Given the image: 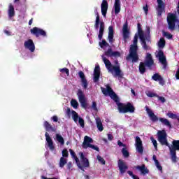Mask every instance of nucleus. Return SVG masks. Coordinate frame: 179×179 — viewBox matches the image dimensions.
I'll return each instance as SVG.
<instances>
[{
    "mask_svg": "<svg viewBox=\"0 0 179 179\" xmlns=\"http://www.w3.org/2000/svg\"><path fill=\"white\" fill-rule=\"evenodd\" d=\"M135 142H136L135 146H136V152H138V153H140V155H143V144L142 143V140L141 139V137L136 136Z\"/></svg>",
    "mask_w": 179,
    "mask_h": 179,
    "instance_id": "13",
    "label": "nucleus"
},
{
    "mask_svg": "<svg viewBox=\"0 0 179 179\" xmlns=\"http://www.w3.org/2000/svg\"><path fill=\"white\" fill-rule=\"evenodd\" d=\"M167 115L169 118H172V120H177L179 122V116L177 115L176 114L169 112L167 113Z\"/></svg>",
    "mask_w": 179,
    "mask_h": 179,
    "instance_id": "36",
    "label": "nucleus"
},
{
    "mask_svg": "<svg viewBox=\"0 0 179 179\" xmlns=\"http://www.w3.org/2000/svg\"><path fill=\"white\" fill-rule=\"evenodd\" d=\"M176 78L179 80V68L178 69V71H176Z\"/></svg>",
    "mask_w": 179,
    "mask_h": 179,
    "instance_id": "63",
    "label": "nucleus"
},
{
    "mask_svg": "<svg viewBox=\"0 0 179 179\" xmlns=\"http://www.w3.org/2000/svg\"><path fill=\"white\" fill-rule=\"evenodd\" d=\"M152 159L154 160V162L155 163V166H156L157 169H158V170L159 171H163V167L162 166V165H160V162H159V160H157L156 155L152 156Z\"/></svg>",
    "mask_w": 179,
    "mask_h": 179,
    "instance_id": "30",
    "label": "nucleus"
},
{
    "mask_svg": "<svg viewBox=\"0 0 179 179\" xmlns=\"http://www.w3.org/2000/svg\"><path fill=\"white\" fill-rule=\"evenodd\" d=\"M140 40L141 41V45L143 50H145V51H148V50H150V46L148 45V44L146 43V36H143L140 38Z\"/></svg>",
    "mask_w": 179,
    "mask_h": 179,
    "instance_id": "28",
    "label": "nucleus"
},
{
    "mask_svg": "<svg viewBox=\"0 0 179 179\" xmlns=\"http://www.w3.org/2000/svg\"><path fill=\"white\" fill-rule=\"evenodd\" d=\"M108 141H113V139H114V137L113 136L112 134H108Z\"/></svg>",
    "mask_w": 179,
    "mask_h": 179,
    "instance_id": "60",
    "label": "nucleus"
},
{
    "mask_svg": "<svg viewBox=\"0 0 179 179\" xmlns=\"http://www.w3.org/2000/svg\"><path fill=\"white\" fill-rule=\"evenodd\" d=\"M117 145H118V146H120V148H121V147L126 148L127 147V145L124 144L120 140L117 141Z\"/></svg>",
    "mask_w": 179,
    "mask_h": 179,
    "instance_id": "56",
    "label": "nucleus"
},
{
    "mask_svg": "<svg viewBox=\"0 0 179 179\" xmlns=\"http://www.w3.org/2000/svg\"><path fill=\"white\" fill-rule=\"evenodd\" d=\"M78 123L82 128H85V120L82 117L78 118Z\"/></svg>",
    "mask_w": 179,
    "mask_h": 179,
    "instance_id": "47",
    "label": "nucleus"
},
{
    "mask_svg": "<svg viewBox=\"0 0 179 179\" xmlns=\"http://www.w3.org/2000/svg\"><path fill=\"white\" fill-rule=\"evenodd\" d=\"M96 128H98L100 132H102V131H104L103 123L101 122V120L99 117L96 119Z\"/></svg>",
    "mask_w": 179,
    "mask_h": 179,
    "instance_id": "29",
    "label": "nucleus"
},
{
    "mask_svg": "<svg viewBox=\"0 0 179 179\" xmlns=\"http://www.w3.org/2000/svg\"><path fill=\"white\" fill-rule=\"evenodd\" d=\"M99 26L100 27H99L98 38L99 40H101V38H103V35L104 34L105 24H104V22L103 21L100 22V16H96L95 24H94V28L96 29V30H99Z\"/></svg>",
    "mask_w": 179,
    "mask_h": 179,
    "instance_id": "8",
    "label": "nucleus"
},
{
    "mask_svg": "<svg viewBox=\"0 0 179 179\" xmlns=\"http://www.w3.org/2000/svg\"><path fill=\"white\" fill-rule=\"evenodd\" d=\"M78 76L81 79V82L83 83V87L84 89H87V80H86V77L85 76V73L80 71L78 72Z\"/></svg>",
    "mask_w": 179,
    "mask_h": 179,
    "instance_id": "24",
    "label": "nucleus"
},
{
    "mask_svg": "<svg viewBox=\"0 0 179 179\" xmlns=\"http://www.w3.org/2000/svg\"><path fill=\"white\" fill-rule=\"evenodd\" d=\"M71 105L76 109L79 107V103H78V101L75 99L71 100Z\"/></svg>",
    "mask_w": 179,
    "mask_h": 179,
    "instance_id": "42",
    "label": "nucleus"
},
{
    "mask_svg": "<svg viewBox=\"0 0 179 179\" xmlns=\"http://www.w3.org/2000/svg\"><path fill=\"white\" fill-rule=\"evenodd\" d=\"M137 27H138V33L139 38L142 37H145V34H143V31L142 30V27L141 26V23L137 24Z\"/></svg>",
    "mask_w": 179,
    "mask_h": 179,
    "instance_id": "33",
    "label": "nucleus"
},
{
    "mask_svg": "<svg viewBox=\"0 0 179 179\" xmlns=\"http://www.w3.org/2000/svg\"><path fill=\"white\" fill-rule=\"evenodd\" d=\"M70 155L72 156V157H76V153H75V151L72 150V149L69 150Z\"/></svg>",
    "mask_w": 179,
    "mask_h": 179,
    "instance_id": "58",
    "label": "nucleus"
},
{
    "mask_svg": "<svg viewBox=\"0 0 179 179\" xmlns=\"http://www.w3.org/2000/svg\"><path fill=\"white\" fill-rule=\"evenodd\" d=\"M114 9L115 15H118L121 12V1L120 0H115Z\"/></svg>",
    "mask_w": 179,
    "mask_h": 179,
    "instance_id": "26",
    "label": "nucleus"
},
{
    "mask_svg": "<svg viewBox=\"0 0 179 179\" xmlns=\"http://www.w3.org/2000/svg\"><path fill=\"white\" fill-rule=\"evenodd\" d=\"M112 57H121V53L118 51L113 52Z\"/></svg>",
    "mask_w": 179,
    "mask_h": 179,
    "instance_id": "52",
    "label": "nucleus"
},
{
    "mask_svg": "<svg viewBox=\"0 0 179 179\" xmlns=\"http://www.w3.org/2000/svg\"><path fill=\"white\" fill-rule=\"evenodd\" d=\"M45 136L46 138V142L48 143V146L50 150H55V146H54V142L52 141V138L50 136L48 133L45 134Z\"/></svg>",
    "mask_w": 179,
    "mask_h": 179,
    "instance_id": "19",
    "label": "nucleus"
},
{
    "mask_svg": "<svg viewBox=\"0 0 179 179\" xmlns=\"http://www.w3.org/2000/svg\"><path fill=\"white\" fill-rule=\"evenodd\" d=\"M127 61H131L135 64L139 61V55H138V35L134 36L133 44L130 45L129 55L126 57Z\"/></svg>",
    "mask_w": 179,
    "mask_h": 179,
    "instance_id": "3",
    "label": "nucleus"
},
{
    "mask_svg": "<svg viewBox=\"0 0 179 179\" xmlns=\"http://www.w3.org/2000/svg\"><path fill=\"white\" fill-rule=\"evenodd\" d=\"M155 64V61L153 60V57H152V54L147 53L144 62H140L138 71L141 75H143L145 72H146V66L149 69H152V66H153Z\"/></svg>",
    "mask_w": 179,
    "mask_h": 179,
    "instance_id": "4",
    "label": "nucleus"
},
{
    "mask_svg": "<svg viewBox=\"0 0 179 179\" xmlns=\"http://www.w3.org/2000/svg\"><path fill=\"white\" fill-rule=\"evenodd\" d=\"M152 79L155 82H159V84L161 85V86H164V85H166V81H164V79L160 76V74H159V73H155L152 76Z\"/></svg>",
    "mask_w": 179,
    "mask_h": 179,
    "instance_id": "16",
    "label": "nucleus"
},
{
    "mask_svg": "<svg viewBox=\"0 0 179 179\" xmlns=\"http://www.w3.org/2000/svg\"><path fill=\"white\" fill-rule=\"evenodd\" d=\"M163 34L164 37H166L169 40H171V38H173L172 34L169 32L163 31Z\"/></svg>",
    "mask_w": 179,
    "mask_h": 179,
    "instance_id": "45",
    "label": "nucleus"
},
{
    "mask_svg": "<svg viewBox=\"0 0 179 179\" xmlns=\"http://www.w3.org/2000/svg\"><path fill=\"white\" fill-rule=\"evenodd\" d=\"M8 16L9 17H13L15 16V7L12 4L9 6Z\"/></svg>",
    "mask_w": 179,
    "mask_h": 179,
    "instance_id": "32",
    "label": "nucleus"
},
{
    "mask_svg": "<svg viewBox=\"0 0 179 179\" xmlns=\"http://www.w3.org/2000/svg\"><path fill=\"white\" fill-rule=\"evenodd\" d=\"M148 97H159V95L157 94L153 93L152 92H148L147 93Z\"/></svg>",
    "mask_w": 179,
    "mask_h": 179,
    "instance_id": "48",
    "label": "nucleus"
},
{
    "mask_svg": "<svg viewBox=\"0 0 179 179\" xmlns=\"http://www.w3.org/2000/svg\"><path fill=\"white\" fill-rule=\"evenodd\" d=\"M101 89L103 94L109 96L115 101L117 106L119 113H122V114H127V113H135V106H134L131 102H127V103L120 102L118 96L114 92V90H113L110 85H106V89L103 87H101Z\"/></svg>",
    "mask_w": 179,
    "mask_h": 179,
    "instance_id": "1",
    "label": "nucleus"
},
{
    "mask_svg": "<svg viewBox=\"0 0 179 179\" xmlns=\"http://www.w3.org/2000/svg\"><path fill=\"white\" fill-rule=\"evenodd\" d=\"M122 31H123V38L124 40V43H127V40L129 38V29H128L127 21H126V22L123 25Z\"/></svg>",
    "mask_w": 179,
    "mask_h": 179,
    "instance_id": "17",
    "label": "nucleus"
},
{
    "mask_svg": "<svg viewBox=\"0 0 179 179\" xmlns=\"http://www.w3.org/2000/svg\"><path fill=\"white\" fill-rule=\"evenodd\" d=\"M51 120H52L53 122H58V116L54 115L51 117Z\"/></svg>",
    "mask_w": 179,
    "mask_h": 179,
    "instance_id": "57",
    "label": "nucleus"
},
{
    "mask_svg": "<svg viewBox=\"0 0 179 179\" xmlns=\"http://www.w3.org/2000/svg\"><path fill=\"white\" fill-rule=\"evenodd\" d=\"M69 156V153H68V150L64 149L62 150V157H68Z\"/></svg>",
    "mask_w": 179,
    "mask_h": 179,
    "instance_id": "50",
    "label": "nucleus"
},
{
    "mask_svg": "<svg viewBox=\"0 0 179 179\" xmlns=\"http://www.w3.org/2000/svg\"><path fill=\"white\" fill-rule=\"evenodd\" d=\"M99 44L101 48H104V47H110V44H108L106 40H102V41L99 42Z\"/></svg>",
    "mask_w": 179,
    "mask_h": 179,
    "instance_id": "40",
    "label": "nucleus"
},
{
    "mask_svg": "<svg viewBox=\"0 0 179 179\" xmlns=\"http://www.w3.org/2000/svg\"><path fill=\"white\" fill-rule=\"evenodd\" d=\"M136 169L137 170H139L141 171V174L143 176H146V174H149V169L146 168V166L145 164H142L141 166L138 165Z\"/></svg>",
    "mask_w": 179,
    "mask_h": 179,
    "instance_id": "25",
    "label": "nucleus"
},
{
    "mask_svg": "<svg viewBox=\"0 0 179 179\" xmlns=\"http://www.w3.org/2000/svg\"><path fill=\"white\" fill-rule=\"evenodd\" d=\"M56 139L59 143H61V145H65V141L64 140V137H62V136L57 134Z\"/></svg>",
    "mask_w": 179,
    "mask_h": 179,
    "instance_id": "35",
    "label": "nucleus"
},
{
    "mask_svg": "<svg viewBox=\"0 0 179 179\" xmlns=\"http://www.w3.org/2000/svg\"><path fill=\"white\" fill-rule=\"evenodd\" d=\"M102 60L108 72H110L111 73H113V72H115V76H118L119 78H122V74H121L122 71H121V68L120 67V65L113 66L111 64V62H110L108 59H106V57L104 56H102Z\"/></svg>",
    "mask_w": 179,
    "mask_h": 179,
    "instance_id": "5",
    "label": "nucleus"
},
{
    "mask_svg": "<svg viewBox=\"0 0 179 179\" xmlns=\"http://www.w3.org/2000/svg\"><path fill=\"white\" fill-rule=\"evenodd\" d=\"M108 40L110 44H113L115 41V40H114V27H113V26H109V27H108Z\"/></svg>",
    "mask_w": 179,
    "mask_h": 179,
    "instance_id": "23",
    "label": "nucleus"
},
{
    "mask_svg": "<svg viewBox=\"0 0 179 179\" xmlns=\"http://www.w3.org/2000/svg\"><path fill=\"white\" fill-rule=\"evenodd\" d=\"M24 45L25 48L29 50L31 52H34V50H36V46L34 45V42H33V40L29 39L28 41H25Z\"/></svg>",
    "mask_w": 179,
    "mask_h": 179,
    "instance_id": "15",
    "label": "nucleus"
},
{
    "mask_svg": "<svg viewBox=\"0 0 179 179\" xmlns=\"http://www.w3.org/2000/svg\"><path fill=\"white\" fill-rule=\"evenodd\" d=\"M80 159L81 160L80 163V167L79 168L80 170H82V171H85V169H89L90 167V164L89 163V159L85 157V154L83 152H80Z\"/></svg>",
    "mask_w": 179,
    "mask_h": 179,
    "instance_id": "9",
    "label": "nucleus"
},
{
    "mask_svg": "<svg viewBox=\"0 0 179 179\" xmlns=\"http://www.w3.org/2000/svg\"><path fill=\"white\" fill-rule=\"evenodd\" d=\"M147 33L148 35L145 37L146 41H148V43H151V41H150V28L149 27H147Z\"/></svg>",
    "mask_w": 179,
    "mask_h": 179,
    "instance_id": "43",
    "label": "nucleus"
},
{
    "mask_svg": "<svg viewBox=\"0 0 179 179\" xmlns=\"http://www.w3.org/2000/svg\"><path fill=\"white\" fill-rule=\"evenodd\" d=\"M166 20L169 30H171V31L176 30V23L178 22L177 15L174 13H169L167 15Z\"/></svg>",
    "mask_w": 179,
    "mask_h": 179,
    "instance_id": "7",
    "label": "nucleus"
},
{
    "mask_svg": "<svg viewBox=\"0 0 179 179\" xmlns=\"http://www.w3.org/2000/svg\"><path fill=\"white\" fill-rule=\"evenodd\" d=\"M107 10H108V2L106 0H103L101 4V12L104 17L107 16Z\"/></svg>",
    "mask_w": 179,
    "mask_h": 179,
    "instance_id": "18",
    "label": "nucleus"
},
{
    "mask_svg": "<svg viewBox=\"0 0 179 179\" xmlns=\"http://www.w3.org/2000/svg\"><path fill=\"white\" fill-rule=\"evenodd\" d=\"M94 13L96 15V16H100V15L99 14V12L97 11V8H95Z\"/></svg>",
    "mask_w": 179,
    "mask_h": 179,
    "instance_id": "64",
    "label": "nucleus"
},
{
    "mask_svg": "<svg viewBox=\"0 0 179 179\" xmlns=\"http://www.w3.org/2000/svg\"><path fill=\"white\" fill-rule=\"evenodd\" d=\"M72 115H73V120L75 122H78V120H79V115L78 114V113H76V111L75 110H72L71 111Z\"/></svg>",
    "mask_w": 179,
    "mask_h": 179,
    "instance_id": "37",
    "label": "nucleus"
},
{
    "mask_svg": "<svg viewBox=\"0 0 179 179\" xmlns=\"http://www.w3.org/2000/svg\"><path fill=\"white\" fill-rule=\"evenodd\" d=\"M3 31H4L5 34H6V36H12V34H10V31H9L6 29H5Z\"/></svg>",
    "mask_w": 179,
    "mask_h": 179,
    "instance_id": "61",
    "label": "nucleus"
},
{
    "mask_svg": "<svg viewBox=\"0 0 179 179\" xmlns=\"http://www.w3.org/2000/svg\"><path fill=\"white\" fill-rule=\"evenodd\" d=\"M31 34L36 36V37H47V32L44 31L43 29L38 28L37 27H34L30 30Z\"/></svg>",
    "mask_w": 179,
    "mask_h": 179,
    "instance_id": "11",
    "label": "nucleus"
},
{
    "mask_svg": "<svg viewBox=\"0 0 179 179\" xmlns=\"http://www.w3.org/2000/svg\"><path fill=\"white\" fill-rule=\"evenodd\" d=\"M92 108L94 110V111H98L97 103H96V101L92 102Z\"/></svg>",
    "mask_w": 179,
    "mask_h": 179,
    "instance_id": "53",
    "label": "nucleus"
},
{
    "mask_svg": "<svg viewBox=\"0 0 179 179\" xmlns=\"http://www.w3.org/2000/svg\"><path fill=\"white\" fill-rule=\"evenodd\" d=\"M100 79V66H96L94 70L93 81L94 83H97Z\"/></svg>",
    "mask_w": 179,
    "mask_h": 179,
    "instance_id": "22",
    "label": "nucleus"
},
{
    "mask_svg": "<svg viewBox=\"0 0 179 179\" xmlns=\"http://www.w3.org/2000/svg\"><path fill=\"white\" fill-rule=\"evenodd\" d=\"M158 47L159 48H164L166 47V40L164 38H161L158 42Z\"/></svg>",
    "mask_w": 179,
    "mask_h": 179,
    "instance_id": "34",
    "label": "nucleus"
},
{
    "mask_svg": "<svg viewBox=\"0 0 179 179\" xmlns=\"http://www.w3.org/2000/svg\"><path fill=\"white\" fill-rule=\"evenodd\" d=\"M122 154L124 156V157H129V152L128 151V150H127V148L122 149Z\"/></svg>",
    "mask_w": 179,
    "mask_h": 179,
    "instance_id": "41",
    "label": "nucleus"
},
{
    "mask_svg": "<svg viewBox=\"0 0 179 179\" xmlns=\"http://www.w3.org/2000/svg\"><path fill=\"white\" fill-rule=\"evenodd\" d=\"M66 163H67L66 159L64 158V157H62L59 161V167H61V169H63V167H64Z\"/></svg>",
    "mask_w": 179,
    "mask_h": 179,
    "instance_id": "38",
    "label": "nucleus"
},
{
    "mask_svg": "<svg viewBox=\"0 0 179 179\" xmlns=\"http://www.w3.org/2000/svg\"><path fill=\"white\" fill-rule=\"evenodd\" d=\"M150 140L154 145V148L157 149V141L153 137H150Z\"/></svg>",
    "mask_w": 179,
    "mask_h": 179,
    "instance_id": "51",
    "label": "nucleus"
},
{
    "mask_svg": "<svg viewBox=\"0 0 179 179\" xmlns=\"http://www.w3.org/2000/svg\"><path fill=\"white\" fill-rule=\"evenodd\" d=\"M60 72H62V73H66L67 76H69V69L67 68H63L60 69Z\"/></svg>",
    "mask_w": 179,
    "mask_h": 179,
    "instance_id": "46",
    "label": "nucleus"
},
{
    "mask_svg": "<svg viewBox=\"0 0 179 179\" xmlns=\"http://www.w3.org/2000/svg\"><path fill=\"white\" fill-rule=\"evenodd\" d=\"M145 108H146L147 113L148 114L152 122H157V121H159V117H157V116L155 115L153 111H152V110H150L148 106H145Z\"/></svg>",
    "mask_w": 179,
    "mask_h": 179,
    "instance_id": "20",
    "label": "nucleus"
},
{
    "mask_svg": "<svg viewBox=\"0 0 179 179\" xmlns=\"http://www.w3.org/2000/svg\"><path fill=\"white\" fill-rule=\"evenodd\" d=\"M157 141L162 146H167L170 151L171 159L173 163H177V150H179V140H173L172 145L167 141V133L166 130H159L157 133Z\"/></svg>",
    "mask_w": 179,
    "mask_h": 179,
    "instance_id": "2",
    "label": "nucleus"
},
{
    "mask_svg": "<svg viewBox=\"0 0 179 179\" xmlns=\"http://www.w3.org/2000/svg\"><path fill=\"white\" fill-rule=\"evenodd\" d=\"M96 159L98 162H99V163H101V164H106V160H104V158L101 157V156L97 155Z\"/></svg>",
    "mask_w": 179,
    "mask_h": 179,
    "instance_id": "44",
    "label": "nucleus"
},
{
    "mask_svg": "<svg viewBox=\"0 0 179 179\" xmlns=\"http://www.w3.org/2000/svg\"><path fill=\"white\" fill-rule=\"evenodd\" d=\"M43 127H45L48 132H50V131H52V132H55L57 131V129L52 127V125H51L48 121L44 122Z\"/></svg>",
    "mask_w": 179,
    "mask_h": 179,
    "instance_id": "27",
    "label": "nucleus"
},
{
    "mask_svg": "<svg viewBox=\"0 0 179 179\" xmlns=\"http://www.w3.org/2000/svg\"><path fill=\"white\" fill-rule=\"evenodd\" d=\"M68 170H71L72 169V162H69L67 165Z\"/></svg>",
    "mask_w": 179,
    "mask_h": 179,
    "instance_id": "62",
    "label": "nucleus"
},
{
    "mask_svg": "<svg viewBox=\"0 0 179 179\" xmlns=\"http://www.w3.org/2000/svg\"><path fill=\"white\" fill-rule=\"evenodd\" d=\"M73 159H75L78 169H82V166H80V161H79V158H78V157L76 156L73 157Z\"/></svg>",
    "mask_w": 179,
    "mask_h": 179,
    "instance_id": "49",
    "label": "nucleus"
},
{
    "mask_svg": "<svg viewBox=\"0 0 179 179\" xmlns=\"http://www.w3.org/2000/svg\"><path fill=\"white\" fill-rule=\"evenodd\" d=\"M77 96L78 97L79 102L81 104L83 108H87V103H86V97L85 96V94H83V91L79 89L77 92Z\"/></svg>",
    "mask_w": 179,
    "mask_h": 179,
    "instance_id": "10",
    "label": "nucleus"
},
{
    "mask_svg": "<svg viewBox=\"0 0 179 179\" xmlns=\"http://www.w3.org/2000/svg\"><path fill=\"white\" fill-rule=\"evenodd\" d=\"M93 138L88 136L84 137V141L82 145L83 149H90V150H96V152H100V148L97 145L93 144Z\"/></svg>",
    "mask_w": 179,
    "mask_h": 179,
    "instance_id": "6",
    "label": "nucleus"
},
{
    "mask_svg": "<svg viewBox=\"0 0 179 179\" xmlns=\"http://www.w3.org/2000/svg\"><path fill=\"white\" fill-rule=\"evenodd\" d=\"M118 169L120 172V174L124 175L128 170V166H127V164L124 163V161L122 159L118 160Z\"/></svg>",
    "mask_w": 179,
    "mask_h": 179,
    "instance_id": "14",
    "label": "nucleus"
},
{
    "mask_svg": "<svg viewBox=\"0 0 179 179\" xmlns=\"http://www.w3.org/2000/svg\"><path fill=\"white\" fill-rule=\"evenodd\" d=\"M160 122H162V125H166V127H169V128H171V123H170V121L166 118L160 117L159 119Z\"/></svg>",
    "mask_w": 179,
    "mask_h": 179,
    "instance_id": "31",
    "label": "nucleus"
},
{
    "mask_svg": "<svg viewBox=\"0 0 179 179\" xmlns=\"http://www.w3.org/2000/svg\"><path fill=\"white\" fill-rule=\"evenodd\" d=\"M143 9L145 15H147L148 12H149V6H148V4H145V6H144L143 7Z\"/></svg>",
    "mask_w": 179,
    "mask_h": 179,
    "instance_id": "55",
    "label": "nucleus"
},
{
    "mask_svg": "<svg viewBox=\"0 0 179 179\" xmlns=\"http://www.w3.org/2000/svg\"><path fill=\"white\" fill-rule=\"evenodd\" d=\"M157 57L159 62L166 66V65H167V59H166V56H164V52H163V50L158 51Z\"/></svg>",
    "mask_w": 179,
    "mask_h": 179,
    "instance_id": "21",
    "label": "nucleus"
},
{
    "mask_svg": "<svg viewBox=\"0 0 179 179\" xmlns=\"http://www.w3.org/2000/svg\"><path fill=\"white\" fill-rule=\"evenodd\" d=\"M127 174L130 176V177L133 178L135 175H134V172L132 171H127Z\"/></svg>",
    "mask_w": 179,
    "mask_h": 179,
    "instance_id": "59",
    "label": "nucleus"
},
{
    "mask_svg": "<svg viewBox=\"0 0 179 179\" xmlns=\"http://www.w3.org/2000/svg\"><path fill=\"white\" fill-rule=\"evenodd\" d=\"M158 6L157 7V16L160 17L163 13H166V4L163 0H157Z\"/></svg>",
    "mask_w": 179,
    "mask_h": 179,
    "instance_id": "12",
    "label": "nucleus"
},
{
    "mask_svg": "<svg viewBox=\"0 0 179 179\" xmlns=\"http://www.w3.org/2000/svg\"><path fill=\"white\" fill-rule=\"evenodd\" d=\"M113 49L111 48H108L106 51L104 52V55L106 57H113Z\"/></svg>",
    "mask_w": 179,
    "mask_h": 179,
    "instance_id": "39",
    "label": "nucleus"
},
{
    "mask_svg": "<svg viewBox=\"0 0 179 179\" xmlns=\"http://www.w3.org/2000/svg\"><path fill=\"white\" fill-rule=\"evenodd\" d=\"M158 100H159V101H161V103H166V98H164V96H160L158 95V96H157Z\"/></svg>",
    "mask_w": 179,
    "mask_h": 179,
    "instance_id": "54",
    "label": "nucleus"
}]
</instances>
